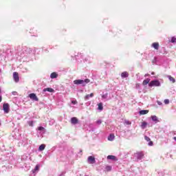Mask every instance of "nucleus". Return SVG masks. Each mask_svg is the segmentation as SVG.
<instances>
[{
    "instance_id": "20",
    "label": "nucleus",
    "mask_w": 176,
    "mask_h": 176,
    "mask_svg": "<svg viewBox=\"0 0 176 176\" xmlns=\"http://www.w3.org/2000/svg\"><path fill=\"white\" fill-rule=\"evenodd\" d=\"M107 139H109V141H113L115 139V135L113 134H110Z\"/></svg>"
},
{
    "instance_id": "8",
    "label": "nucleus",
    "mask_w": 176,
    "mask_h": 176,
    "mask_svg": "<svg viewBox=\"0 0 176 176\" xmlns=\"http://www.w3.org/2000/svg\"><path fill=\"white\" fill-rule=\"evenodd\" d=\"M71 124H78V119L76 117H73L71 118Z\"/></svg>"
},
{
    "instance_id": "35",
    "label": "nucleus",
    "mask_w": 176,
    "mask_h": 176,
    "mask_svg": "<svg viewBox=\"0 0 176 176\" xmlns=\"http://www.w3.org/2000/svg\"><path fill=\"white\" fill-rule=\"evenodd\" d=\"M173 139H174V140H176V137H174Z\"/></svg>"
},
{
    "instance_id": "9",
    "label": "nucleus",
    "mask_w": 176,
    "mask_h": 176,
    "mask_svg": "<svg viewBox=\"0 0 176 176\" xmlns=\"http://www.w3.org/2000/svg\"><path fill=\"white\" fill-rule=\"evenodd\" d=\"M94 97V93H91L90 94H87V96H84V100H89V98Z\"/></svg>"
},
{
    "instance_id": "1",
    "label": "nucleus",
    "mask_w": 176,
    "mask_h": 176,
    "mask_svg": "<svg viewBox=\"0 0 176 176\" xmlns=\"http://www.w3.org/2000/svg\"><path fill=\"white\" fill-rule=\"evenodd\" d=\"M90 82V80L86 79L85 80H74V85H83L85 86L86 84H88Z\"/></svg>"
},
{
    "instance_id": "14",
    "label": "nucleus",
    "mask_w": 176,
    "mask_h": 176,
    "mask_svg": "<svg viewBox=\"0 0 176 176\" xmlns=\"http://www.w3.org/2000/svg\"><path fill=\"white\" fill-rule=\"evenodd\" d=\"M107 160H111L113 161H118V160L116 158V157L115 155H109L107 156Z\"/></svg>"
},
{
    "instance_id": "23",
    "label": "nucleus",
    "mask_w": 176,
    "mask_h": 176,
    "mask_svg": "<svg viewBox=\"0 0 176 176\" xmlns=\"http://www.w3.org/2000/svg\"><path fill=\"white\" fill-rule=\"evenodd\" d=\"M146 125H147V123H146V122H142V124H141L142 129H145L146 126Z\"/></svg>"
},
{
    "instance_id": "11",
    "label": "nucleus",
    "mask_w": 176,
    "mask_h": 176,
    "mask_svg": "<svg viewBox=\"0 0 176 176\" xmlns=\"http://www.w3.org/2000/svg\"><path fill=\"white\" fill-rule=\"evenodd\" d=\"M129 76V74L127 72H123L121 73V78H126Z\"/></svg>"
},
{
    "instance_id": "10",
    "label": "nucleus",
    "mask_w": 176,
    "mask_h": 176,
    "mask_svg": "<svg viewBox=\"0 0 176 176\" xmlns=\"http://www.w3.org/2000/svg\"><path fill=\"white\" fill-rule=\"evenodd\" d=\"M144 140L149 142V143H148V145H149L151 146H153V141L151 140L149 137L144 136Z\"/></svg>"
},
{
    "instance_id": "37",
    "label": "nucleus",
    "mask_w": 176,
    "mask_h": 176,
    "mask_svg": "<svg viewBox=\"0 0 176 176\" xmlns=\"http://www.w3.org/2000/svg\"><path fill=\"white\" fill-rule=\"evenodd\" d=\"M1 72V69H0V73Z\"/></svg>"
},
{
    "instance_id": "4",
    "label": "nucleus",
    "mask_w": 176,
    "mask_h": 176,
    "mask_svg": "<svg viewBox=\"0 0 176 176\" xmlns=\"http://www.w3.org/2000/svg\"><path fill=\"white\" fill-rule=\"evenodd\" d=\"M3 110L5 111V113H8L9 111H10V109L9 107L8 103H3Z\"/></svg>"
},
{
    "instance_id": "13",
    "label": "nucleus",
    "mask_w": 176,
    "mask_h": 176,
    "mask_svg": "<svg viewBox=\"0 0 176 176\" xmlns=\"http://www.w3.org/2000/svg\"><path fill=\"white\" fill-rule=\"evenodd\" d=\"M151 47H153L155 50H158L160 47L159 43H153V45H151Z\"/></svg>"
},
{
    "instance_id": "25",
    "label": "nucleus",
    "mask_w": 176,
    "mask_h": 176,
    "mask_svg": "<svg viewBox=\"0 0 176 176\" xmlns=\"http://www.w3.org/2000/svg\"><path fill=\"white\" fill-rule=\"evenodd\" d=\"M170 42L172 43H176V38L175 37H172L171 40H170Z\"/></svg>"
},
{
    "instance_id": "22",
    "label": "nucleus",
    "mask_w": 176,
    "mask_h": 176,
    "mask_svg": "<svg viewBox=\"0 0 176 176\" xmlns=\"http://www.w3.org/2000/svg\"><path fill=\"white\" fill-rule=\"evenodd\" d=\"M168 78H169V80H170V82H172V83H175V79H174L173 77L169 76H168Z\"/></svg>"
},
{
    "instance_id": "32",
    "label": "nucleus",
    "mask_w": 176,
    "mask_h": 176,
    "mask_svg": "<svg viewBox=\"0 0 176 176\" xmlns=\"http://www.w3.org/2000/svg\"><path fill=\"white\" fill-rule=\"evenodd\" d=\"M158 105H162V102L160 101H157Z\"/></svg>"
},
{
    "instance_id": "36",
    "label": "nucleus",
    "mask_w": 176,
    "mask_h": 176,
    "mask_svg": "<svg viewBox=\"0 0 176 176\" xmlns=\"http://www.w3.org/2000/svg\"><path fill=\"white\" fill-rule=\"evenodd\" d=\"M1 93V89H0V94Z\"/></svg>"
},
{
    "instance_id": "21",
    "label": "nucleus",
    "mask_w": 176,
    "mask_h": 176,
    "mask_svg": "<svg viewBox=\"0 0 176 176\" xmlns=\"http://www.w3.org/2000/svg\"><path fill=\"white\" fill-rule=\"evenodd\" d=\"M149 82H150V80H149V79L144 80V81H143V85H144V86H146V85L150 84Z\"/></svg>"
},
{
    "instance_id": "16",
    "label": "nucleus",
    "mask_w": 176,
    "mask_h": 176,
    "mask_svg": "<svg viewBox=\"0 0 176 176\" xmlns=\"http://www.w3.org/2000/svg\"><path fill=\"white\" fill-rule=\"evenodd\" d=\"M148 112H149L148 110H141V111H140V114L141 116H143V115H146V114L148 113Z\"/></svg>"
},
{
    "instance_id": "2",
    "label": "nucleus",
    "mask_w": 176,
    "mask_h": 176,
    "mask_svg": "<svg viewBox=\"0 0 176 176\" xmlns=\"http://www.w3.org/2000/svg\"><path fill=\"white\" fill-rule=\"evenodd\" d=\"M160 87V82L158 80H151V82H149V87Z\"/></svg>"
},
{
    "instance_id": "19",
    "label": "nucleus",
    "mask_w": 176,
    "mask_h": 176,
    "mask_svg": "<svg viewBox=\"0 0 176 176\" xmlns=\"http://www.w3.org/2000/svg\"><path fill=\"white\" fill-rule=\"evenodd\" d=\"M98 109L100 110V111H102L103 110V106H102V102L98 104Z\"/></svg>"
},
{
    "instance_id": "24",
    "label": "nucleus",
    "mask_w": 176,
    "mask_h": 176,
    "mask_svg": "<svg viewBox=\"0 0 176 176\" xmlns=\"http://www.w3.org/2000/svg\"><path fill=\"white\" fill-rule=\"evenodd\" d=\"M151 120H153V122L157 121V118L155 116H151Z\"/></svg>"
},
{
    "instance_id": "38",
    "label": "nucleus",
    "mask_w": 176,
    "mask_h": 176,
    "mask_svg": "<svg viewBox=\"0 0 176 176\" xmlns=\"http://www.w3.org/2000/svg\"><path fill=\"white\" fill-rule=\"evenodd\" d=\"M102 98H104V96H102Z\"/></svg>"
},
{
    "instance_id": "7",
    "label": "nucleus",
    "mask_w": 176,
    "mask_h": 176,
    "mask_svg": "<svg viewBox=\"0 0 176 176\" xmlns=\"http://www.w3.org/2000/svg\"><path fill=\"white\" fill-rule=\"evenodd\" d=\"M29 98L32 100H35V101H38V97L36 96V94L34 93H32L29 95Z\"/></svg>"
},
{
    "instance_id": "15",
    "label": "nucleus",
    "mask_w": 176,
    "mask_h": 176,
    "mask_svg": "<svg viewBox=\"0 0 176 176\" xmlns=\"http://www.w3.org/2000/svg\"><path fill=\"white\" fill-rule=\"evenodd\" d=\"M58 74H56V72H53L52 74H50V78L51 79H55L56 78H58Z\"/></svg>"
},
{
    "instance_id": "29",
    "label": "nucleus",
    "mask_w": 176,
    "mask_h": 176,
    "mask_svg": "<svg viewBox=\"0 0 176 176\" xmlns=\"http://www.w3.org/2000/svg\"><path fill=\"white\" fill-rule=\"evenodd\" d=\"M124 124H126V125H130V124H131V122L129 120H126V121H124Z\"/></svg>"
},
{
    "instance_id": "5",
    "label": "nucleus",
    "mask_w": 176,
    "mask_h": 176,
    "mask_svg": "<svg viewBox=\"0 0 176 176\" xmlns=\"http://www.w3.org/2000/svg\"><path fill=\"white\" fill-rule=\"evenodd\" d=\"M13 80L14 81H15L16 83H18L19 82V76L17 72H13Z\"/></svg>"
},
{
    "instance_id": "31",
    "label": "nucleus",
    "mask_w": 176,
    "mask_h": 176,
    "mask_svg": "<svg viewBox=\"0 0 176 176\" xmlns=\"http://www.w3.org/2000/svg\"><path fill=\"white\" fill-rule=\"evenodd\" d=\"M73 104H78V101H76V100H73V101H72L71 102Z\"/></svg>"
},
{
    "instance_id": "27",
    "label": "nucleus",
    "mask_w": 176,
    "mask_h": 176,
    "mask_svg": "<svg viewBox=\"0 0 176 176\" xmlns=\"http://www.w3.org/2000/svg\"><path fill=\"white\" fill-rule=\"evenodd\" d=\"M106 170H107V172L111 171V166H106Z\"/></svg>"
},
{
    "instance_id": "26",
    "label": "nucleus",
    "mask_w": 176,
    "mask_h": 176,
    "mask_svg": "<svg viewBox=\"0 0 176 176\" xmlns=\"http://www.w3.org/2000/svg\"><path fill=\"white\" fill-rule=\"evenodd\" d=\"M34 123V121H29L28 122V124H29L30 126H33V124Z\"/></svg>"
},
{
    "instance_id": "6",
    "label": "nucleus",
    "mask_w": 176,
    "mask_h": 176,
    "mask_svg": "<svg viewBox=\"0 0 176 176\" xmlns=\"http://www.w3.org/2000/svg\"><path fill=\"white\" fill-rule=\"evenodd\" d=\"M87 161L90 164H94L96 163L95 157H93V156L88 157Z\"/></svg>"
},
{
    "instance_id": "30",
    "label": "nucleus",
    "mask_w": 176,
    "mask_h": 176,
    "mask_svg": "<svg viewBox=\"0 0 176 176\" xmlns=\"http://www.w3.org/2000/svg\"><path fill=\"white\" fill-rule=\"evenodd\" d=\"M96 124H102V120H98L96 121Z\"/></svg>"
},
{
    "instance_id": "18",
    "label": "nucleus",
    "mask_w": 176,
    "mask_h": 176,
    "mask_svg": "<svg viewBox=\"0 0 176 176\" xmlns=\"http://www.w3.org/2000/svg\"><path fill=\"white\" fill-rule=\"evenodd\" d=\"M45 145L44 144H43L40 145V146L38 148V151H42L45 150Z\"/></svg>"
},
{
    "instance_id": "3",
    "label": "nucleus",
    "mask_w": 176,
    "mask_h": 176,
    "mask_svg": "<svg viewBox=\"0 0 176 176\" xmlns=\"http://www.w3.org/2000/svg\"><path fill=\"white\" fill-rule=\"evenodd\" d=\"M135 157H136L138 160H140L143 159V157H144L143 151H138L136 153H135Z\"/></svg>"
},
{
    "instance_id": "12",
    "label": "nucleus",
    "mask_w": 176,
    "mask_h": 176,
    "mask_svg": "<svg viewBox=\"0 0 176 176\" xmlns=\"http://www.w3.org/2000/svg\"><path fill=\"white\" fill-rule=\"evenodd\" d=\"M40 168H41V165H38V164L36 165L35 168L32 170V173L34 174H35L36 173H38Z\"/></svg>"
},
{
    "instance_id": "33",
    "label": "nucleus",
    "mask_w": 176,
    "mask_h": 176,
    "mask_svg": "<svg viewBox=\"0 0 176 176\" xmlns=\"http://www.w3.org/2000/svg\"><path fill=\"white\" fill-rule=\"evenodd\" d=\"M43 129H44V128L42 127V126H39V127H38V130H39V131H43Z\"/></svg>"
},
{
    "instance_id": "28",
    "label": "nucleus",
    "mask_w": 176,
    "mask_h": 176,
    "mask_svg": "<svg viewBox=\"0 0 176 176\" xmlns=\"http://www.w3.org/2000/svg\"><path fill=\"white\" fill-rule=\"evenodd\" d=\"M164 102L165 104H168L170 103V101H169L168 99H165Z\"/></svg>"
},
{
    "instance_id": "34",
    "label": "nucleus",
    "mask_w": 176,
    "mask_h": 176,
    "mask_svg": "<svg viewBox=\"0 0 176 176\" xmlns=\"http://www.w3.org/2000/svg\"><path fill=\"white\" fill-rule=\"evenodd\" d=\"M2 102V96L0 95V102Z\"/></svg>"
},
{
    "instance_id": "17",
    "label": "nucleus",
    "mask_w": 176,
    "mask_h": 176,
    "mask_svg": "<svg viewBox=\"0 0 176 176\" xmlns=\"http://www.w3.org/2000/svg\"><path fill=\"white\" fill-rule=\"evenodd\" d=\"M54 92V89H53L52 88H45L43 89V92Z\"/></svg>"
}]
</instances>
